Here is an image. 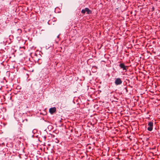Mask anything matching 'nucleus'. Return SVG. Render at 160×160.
Returning <instances> with one entry per match:
<instances>
[{"label":"nucleus","mask_w":160,"mask_h":160,"mask_svg":"<svg viewBox=\"0 0 160 160\" xmlns=\"http://www.w3.org/2000/svg\"><path fill=\"white\" fill-rule=\"evenodd\" d=\"M22 30L20 29H18L17 31L16 32V33L17 36H18L20 35L21 33H22Z\"/></svg>","instance_id":"7"},{"label":"nucleus","mask_w":160,"mask_h":160,"mask_svg":"<svg viewBox=\"0 0 160 160\" xmlns=\"http://www.w3.org/2000/svg\"><path fill=\"white\" fill-rule=\"evenodd\" d=\"M22 130L21 128H19L18 130L17 131L16 133L17 135H21L22 133Z\"/></svg>","instance_id":"6"},{"label":"nucleus","mask_w":160,"mask_h":160,"mask_svg":"<svg viewBox=\"0 0 160 160\" xmlns=\"http://www.w3.org/2000/svg\"><path fill=\"white\" fill-rule=\"evenodd\" d=\"M148 126L147 129L149 131H152L153 129V122H150L148 124Z\"/></svg>","instance_id":"2"},{"label":"nucleus","mask_w":160,"mask_h":160,"mask_svg":"<svg viewBox=\"0 0 160 160\" xmlns=\"http://www.w3.org/2000/svg\"><path fill=\"white\" fill-rule=\"evenodd\" d=\"M86 12H87V14H91L92 12V11L87 8H85L84 9L82 10L81 11V12L83 14H85Z\"/></svg>","instance_id":"1"},{"label":"nucleus","mask_w":160,"mask_h":160,"mask_svg":"<svg viewBox=\"0 0 160 160\" xmlns=\"http://www.w3.org/2000/svg\"><path fill=\"white\" fill-rule=\"evenodd\" d=\"M56 108L54 107L50 108L49 110V111L51 114H52L56 111Z\"/></svg>","instance_id":"5"},{"label":"nucleus","mask_w":160,"mask_h":160,"mask_svg":"<svg viewBox=\"0 0 160 160\" xmlns=\"http://www.w3.org/2000/svg\"><path fill=\"white\" fill-rule=\"evenodd\" d=\"M125 89H126V90H127V88H125Z\"/></svg>","instance_id":"8"},{"label":"nucleus","mask_w":160,"mask_h":160,"mask_svg":"<svg viewBox=\"0 0 160 160\" xmlns=\"http://www.w3.org/2000/svg\"><path fill=\"white\" fill-rule=\"evenodd\" d=\"M121 68L122 69L123 71L126 72L128 68V66H125L124 63H120L119 65Z\"/></svg>","instance_id":"3"},{"label":"nucleus","mask_w":160,"mask_h":160,"mask_svg":"<svg viewBox=\"0 0 160 160\" xmlns=\"http://www.w3.org/2000/svg\"><path fill=\"white\" fill-rule=\"evenodd\" d=\"M122 83V81L121 78H117L115 79V83L116 85H118L121 84Z\"/></svg>","instance_id":"4"}]
</instances>
